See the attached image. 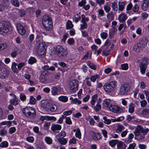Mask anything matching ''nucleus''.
I'll use <instances>...</instances> for the list:
<instances>
[{
    "label": "nucleus",
    "mask_w": 149,
    "mask_h": 149,
    "mask_svg": "<svg viewBox=\"0 0 149 149\" xmlns=\"http://www.w3.org/2000/svg\"><path fill=\"white\" fill-rule=\"evenodd\" d=\"M109 109L111 111L116 113L121 112L122 111V109L116 105H110Z\"/></svg>",
    "instance_id": "obj_12"
},
{
    "label": "nucleus",
    "mask_w": 149,
    "mask_h": 149,
    "mask_svg": "<svg viewBox=\"0 0 149 149\" xmlns=\"http://www.w3.org/2000/svg\"><path fill=\"white\" fill-rule=\"evenodd\" d=\"M107 17L108 21L109 22L113 20L114 18V15L112 11L108 13L107 14Z\"/></svg>",
    "instance_id": "obj_16"
},
{
    "label": "nucleus",
    "mask_w": 149,
    "mask_h": 149,
    "mask_svg": "<svg viewBox=\"0 0 149 149\" xmlns=\"http://www.w3.org/2000/svg\"><path fill=\"white\" fill-rule=\"evenodd\" d=\"M36 99L33 96H31L29 99V103L31 104H34L36 103Z\"/></svg>",
    "instance_id": "obj_50"
},
{
    "label": "nucleus",
    "mask_w": 149,
    "mask_h": 149,
    "mask_svg": "<svg viewBox=\"0 0 149 149\" xmlns=\"http://www.w3.org/2000/svg\"><path fill=\"white\" fill-rule=\"evenodd\" d=\"M81 101L79 100L77 98H75L73 101H71V103L72 104H77L79 105L81 104Z\"/></svg>",
    "instance_id": "obj_43"
},
{
    "label": "nucleus",
    "mask_w": 149,
    "mask_h": 149,
    "mask_svg": "<svg viewBox=\"0 0 149 149\" xmlns=\"http://www.w3.org/2000/svg\"><path fill=\"white\" fill-rule=\"evenodd\" d=\"M110 100L109 99H106L103 102L104 106L109 108L110 105H111L110 104Z\"/></svg>",
    "instance_id": "obj_38"
},
{
    "label": "nucleus",
    "mask_w": 149,
    "mask_h": 149,
    "mask_svg": "<svg viewBox=\"0 0 149 149\" xmlns=\"http://www.w3.org/2000/svg\"><path fill=\"white\" fill-rule=\"evenodd\" d=\"M92 53L90 51H88L86 55L83 57V59L86 60L88 58H90L91 56Z\"/></svg>",
    "instance_id": "obj_45"
},
{
    "label": "nucleus",
    "mask_w": 149,
    "mask_h": 149,
    "mask_svg": "<svg viewBox=\"0 0 149 149\" xmlns=\"http://www.w3.org/2000/svg\"><path fill=\"white\" fill-rule=\"evenodd\" d=\"M92 107L96 112L99 111L101 109L102 106L100 104H97L95 106L93 107L91 106Z\"/></svg>",
    "instance_id": "obj_31"
},
{
    "label": "nucleus",
    "mask_w": 149,
    "mask_h": 149,
    "mask_svg": "<svg viewBox=\"0 0 149 149\" xmlns=\"http://www.w3.org/2000/svg\"><path fill=\"white\" fill-rule=\"evenodd\" d=\"M125 129V127L122 125L118 124L115 129L116 132L120 133Z\"/></svg>",
    "instance_id": "obj_17"
},
{
    "label": "nucleus",
    "mask_w": 149,
    "mask_h": 149,
    "mask_svg": "<svg viewBox=\"0 0 149 149\" xmlns=\"http://www.w3.org/2000/svg\"><path fill=\"white\" fill-rule=\"evenodd\" d=\"M112 8L113 10L114 11H117L118 9V6L116 2H114L112 3Z\"/></svg>",
    "instance_id": "obj_47"
},
{
    "label": "nucleus",
    "mask_w": 149,
    "mask_h": 149,
    "mask_svg": "<svg viewBox=\"0 0 149 149\" xmlns=\"http://www.w3.org/2000/svg\"><path fill=\"white\" fill-rule=\"evenodd\" d=\"M87 65L91 69L93 70H95L96 67L94 64L92 63L90 61H88L87 63Z\"/></svg>",
    "instance_id": "obj_48"
},
{
    "label": "nucleus",
    "mask_w": 149,
    "mask_h": 149,
    "mask_svg": "<svg viewBox=\"0 0 149 149\" xmlns=\"http://www.w3.org/2000/svg\"><path fill=\"white\" fill-rule=\"evenodd\" d=\"M140 103L141 106L142 107H145L147 104V102L145 100L141 101L140 102Z\"/></svg>",
    "instance_id": "obj_63"
},
{
    "label": "nucleus",
    "mask_w": 149,
    "mask_h": 149,
    "mask_svg": "<svg viewBox=\"0 0 149 149\" xmlns=\"http://www.w3.org/2000/svg\"><path fill=\"white\" fill-rule=\"evenodd\" d=\"M61 127V125L58 124L52 125L51 127V130L53 131H56V130H60Z\"/></svg>",
    "instance_id": "obj_20"
},
{
    "label": "nucleus",
    "mask_w": 149,
    "mask_h": 149,
    "mask_svg": "<svg viewBox=\"0 0 149 149\" xmlns=\"http://www.w3.org/2000/svg\"><path fill=\"white\" fill-rule=\"evenodd\" d=\"M17 65V64L15 62H13L12 63L11 68L12 71L14 72L17 73L18 72V69L16 67V66Z\"/></svg>",
    "instance_id": "obj_29"
},
{
    "label": "nucleus",
    "mask_w": 149,
    "mask_h": 149,
    "mask_svg": "<svg viewBox=\"0 0 149 149\" xmlns=\"http://www.w3.org/2000/svg\"><path fill=\"white\" fill-rule=\"evenodd\" d=\"M103 119L104 120V123L107 124H109L111 123V120L109 119H107V117H103Z\"/></svg>",
    "instance_id": "obj_56"
},
{
    "label": "nucleus",
    "mask_w": 149,
    "mask_h": 149,
    "mask_svg": "<svg viewBox=\"0 0 149 149\" xmlns=\"http://www.w3.org/2000/svg\"><path fill=\"white\" fill-rule=\"evenodd\" d=\"M8 45L6 43L0 44V50H1L7 47Z\"/></svg>",
    "instance_id": "obj_57"
},
{
    "label": "nucleus",
    "mask_w": 149,
    "mask_h": 149,
    "mask_svg": "<svg viewBox=\"0 0 149 149\" xmlns=\"http://www.w3.org/2000/svg\"><path fill=\"white\" fill-rule=\"evenodd\" d=\"M42 23L44 28L49 31L52 28V22L51 17L47 15L44 16L42 19Z\"/></svg>",
    "instance_id": "obj_2"
},
{
    "label": "nucleus",
    "mask_w": 149,
    "mask_h": 149,
    "mask_svg": "<svg viewBox=\"0 0 149 149\" xmlns=\"http://www.w3.org/2000/svg\"><path fill=\"white\" fill-rule=\"evenodd\" d=\"M66 136V133L64 131H61L56 135L57 139L58 138H63Z\"/></svg>",
    "instance_id": "obj_37"
},
{
    "label": "nucleus",
    "mask_w": 149,
    "mask_h": 149,
    "mask_svg": "<svg viewBox=\"0 0 149 149\" xmlns=\"http://www.w3.org/2000/svg\"><path fill=\"white\" fill-rule=\"evenodd\" d=\"M18 50L17 48H16L11 53V56L13 58L15 57L18 54Z\"/></svg>",
    "instance_id": "obj_32"
},
{
    "label": "nucleus",
    "mask_w": 149,
    "mask_h": 149,
    "mask_svg": "<svg viewBox=\"0 0 149 149\" xmlns=\"http://www.w3.org/2000/svg\"><path fill=\"white\" fill-rule=\"evenodd\" d=\"M117 81H113L109 82L108 83L105 84L103 86L104 90L108 93H111L113 91L116 86Z\"/></svg>",
    "instance_id": "obj_7"
},
{
    "label": "nucleus",
    "mask_w": 149,
    "mask_h": 149,
    "mask_svg": "<svg viewBox=\"0 0 149 149\" xmlns=\"http://www.w3.org/2000/svg\"><path fill=\"white\" fill-rule=\"evenodd\" d=\"M104 9L106 13H108L111 9L110 5L108 3H107L104 6Z\"/></svg>",
    "instance_id": "obj_28"
},
{
    "label": "nucleus",
    "mask_w": 149,
    "mask_h": 149,
    "mask_svg": "<svg viewBox=\"0 0 149 149\" xmlns=\"http://www.w3.org/2000/svg\"><path fill=\"white\" fill-rule=\"evenodd\" d=\"M51 92L53 95H56L58 94V89L56 87H53L52 88Z\"/></svg>",
    "instance_id": "obj_33"
},
{
    "label": "nucleus",
    "mask_w": 149,
    "mask_h": 149,
    "mask_svg": "<svg viewBox=\"0 0 149 149\" xmlns=\"http://www.w3.org/2000/svg\"><path fill=\"white\" fill-rule=\"evenodd\" d=\"M55 53L61 58L66 56L68 54L67 51L61 45H57L55 48Z\"/></svg>",
    "instance_id": "obj_5"
},
{
    "label": "nucleus",
    "mask_w": 149,
    "mask_h": 149,
    "mask_svg": "<svg viewBox=\"0 0 149 149\" xmlns=\"http://www.w3.org/2000/svg\"><path fill=\"white\" fill-rule=\"evenodd\" d=\"M98 13V17H102L104 15V12L102 9H100L97 10Z\"/></svg>",
    "instance_id": "obj_44"
},
{
    "label": "nucleus",
    "mask_w": 149,
    "mask_h": 149,
    "mask_svg": "<svg viewBox=\"0 0 149 149\" xmlns=\"http://www.w3.org/2000/svg\"><path fill=\"white\" fill-rule=\"evenodd\" d=\"M26 140L29 142L33 143L34 141V138L32 136H30L27 137Z\"/></svg>",
    "instance_id": "obj_55"
},
{
    "label": "nucleus",
    "mask_w": 149,
    "mask_h": 149,
    "mask_svg": "<svg viewBox=\"0 0 149 149\" xmlns=\"http://www.w3.org/2000/svg\"><path fill=\"white\" fill-rule=\"evenodd\" d=\"M9 1L8 0L2 1L0 2V5L1 7H6L9 6Z\"/></svg>",
    "instance_id": "obj_25"
},
{
    "label": "nucleus",
    "mask_w": 149,
    "mask_h": 149,
    "mask_svg": "<svg viewBox=\"0 0 149 149\" xmlns=\"http://www.w3.org/2000/svg\"><path fill=\"white\" fill-rule=\"evenodd\" d=\"M117 149H125L126 145L123 142L120 141L117 143Z\"/></svg>",
    "instance_id": "obj_21"
},
{
    "label": "nucleus",
    "mask_w": 149,
    "mask_h": 149,
    "mask_svg": "<svg viewBox=\"0 0 149 149\" xmlns=\"http://www.w3.org/2000/svg\"><path fill=\"white\" fill-rule=\"evenodd\" d=\"M101 134L100 133H95L93 135L95 140H99L101 138Z\"/></svg>",
    "instance_id": "obj_34"
},
{
    "label": "nucleus",
    "mask_w": 149,
    "mask_h": 149,
    "mask_svg": "<svg viewBox=\"0 0 149 149\" xmlns=\"http://www.w3.org/2000/svg\"><path fill=\"white\" fill-rule=\"evenodd\" d=\"M38 53L40 55H44L46 53V50L42 42H40L37 50Z\"/></svg>",
    "instance_id": "obj_9"
},
{
    "label": "nucleus",
    "mask_w": 149,
    "mask_h": 149,
    "mask_svg": "<svg viewBox=\"0 0 149 149\" xmlns=\"http://www.w3.org/2000/svg\"><path fill=\"white\" fill-rule=\"evenodd\" d=\"M128 111L131 113H133L134 111L135 105L132 103L130 104L128 106Z\"/></svg>",
    "instance_id": "obj_26"
},
{
    "label": "nucleus",
    "mask_w": 149,
    "mask_h": 149,
    "mask_svg": "<svg viewBox=\"0 0 149 149\" xmlns=\"http://www.w3.org/2000/svg\"><path fill=\"white\" fill-rule=\"evenodd\" d=\"M82 24H80V29L83 30L86 29L87 27V24L86 22H81Z\"/></svg>",
    "instance_id": "obj_58"
},
{
    "label": "nucleus",
    "mask_w": 149,
    "mask_h": 149,
    "mask_svg": "<svg viewBox=\"0 0 149 149\" xmlns=\"http://www.w3.org/2000/svg\"><path fill=\"white\" fill-rule=\"evenodd\" d=\"M110 49L109 48V46H108L103 50L102 53V55L105 56H107L110 53Z\"/></svg>",
    "instance_id": "obj_23"
},
{
    "label": "nucleus",
    "mask_w": 149,
    "mask_h": 149,
    "mask_svg": "<svg viewBox=\"0 0 149 149\" xmlns=\"http://www.w3.org/2000/svg\"><path fill=\"white\" fill-rule=\"evenodd\" d=\"M130 88V86L127 82L122 84L120 88L118 94L121 95H126Z\"/></svg>",
    "instance_id": "obj_6"
},
{
    "label": "nucleus",
    "mask_w": 149,
    "mask_h": 149,
    "mask_svg": "<svg viewBox=\"0 0 149 149\" xmlns=\"http://www.w3.org/2000/svg\"><path fill=\"white\" fill-rule=\"evenodd\" d=\"M49 103H48L45 101H42L41 102V106L43 108L48 109Z\"/></svg>",
    "instance_id": "obj_35"
},
{
    "label": "nucleus",
    "mask_w": 149,
    "mask_h": 149,
    "mask_svg": "<svg viewBox=\"0 0 149 149\" xmlns=\"http://www.w3.org/2000/svg\"><path fill=\"white\" fill-rule=\"evenodd\" d=\"M149 131V129H144L141 126L138 125L135 128L134 133L136 136H139L140 139H143L145 138V135L147 134Z\"/></svg>",
    "instance_id": "obj_1"
},
{
    "label": "nucleus",
    "mask_w": 149,
    "mask_h": 149,
    "mask_svg": "<svg viewBox=\"0 0 149 149\" xmlns=\"http://www.w3.org/2000/svg\"><path fill=\"white\" fill-rule=\"evenodd\" d=\"M48 109H50L51 111H55L57 109V106L55 104L49 103Z\"/></svg>",
    "instance_id": "obj_19"
},
{
    "label": "nucleus",
    "mask_w": 149,
    "mask_h": 149,
    "mask_svg": "<svg viewBox=\"0 0 149 149\" xmlns=\"http://www.w3.org/2000/svg\"><path fill=\"white\" fill-rule=\"evenodd\" d=\"M22 111L24 116L31 119H33L36 116L35 110L32 107L25 108L23 109Z\"/></svg>",
    "instance_id": "obj_3"
},
{
    "label": "nucleus",
    "mask_w": 149,
    "mask_h": 149,
    "mask_svg": "<svg viewBox=\"0 0 149 149\" xmlns=\"http://www.w3.org/2000/svg\"><path fill=\"white\" fill-rule=\"evenodd\" d=\"M10 28L9 23L3 21L0 23V34L5 35L10 31Z\"/></svg>",
    "instance_id": "obj_4"
},
{
    "label": "nucleus",
    "mask_w": 149,
    "mask_h": 149,
    "mask_svg": "<svg viewBox=\"0 0 149 149\" xmlns=\"http://www.w3.org/2000/svg\"><path fill=\"white\" fill-rule=\"evenodd\" d=\"M121 69L123 70H127L128 68V65L127 63H125L121 65Z\"/></svg>",
    "instance_id": "obj_61"
},
{
    "label": "nucleus",
    "mask_w": 149,
    "mask_h": 149,
    "mask_svg": "<svg viewBox=\"0 0 149 149\" xmlns=\"http://www.w3.org/2000/svg\"><path fill=\"white\" fill-rule=\"evenodd\" d=\"M11 2L12 5L18 7L19 6V2L18 0H11Z\"/></svg>",
    "instance_id": "obj_49"
},
{
    "label": "nucleus",
    "mask_w": 149,
    "mask_h": 149,
    "mask_svg": "<svg viewBox=\"0 0 149 149\" xmlns=\"http://www.w3.org/2000/svg\"><path fill=\"white\" fill-rule=\"evenodd\" d=\"M74 132H76L75 133V136L76 137L79 139L81 137V133L80 130L79 129H77V130L74 129L73 130Z\"/></svg>",
    "instance_id": "obj_39"
},
{
    "label": "nucleus",
    "mask_w": 149,
    "mask_h": 149,
    "mask_svg": "<svg viewBox=\"0 0 149 149\" xmlns=\"http://www.w3.org/2000/svg\"><path fill=\"white\" fill-rule=\"evenodd\" d=\"M127 16L125 13H122L119 15L118 19L120 22H124L127 19Z\"/></svg>",
    "instance_id": "obj_14"
},
{
    "label": "nucleus",
    "mask_w": 149,
    "mask_h": 149,
    "mask_svg": "<svg viewBox=\"0 0 149 149\" xmlns=\"http://www.w3.org/2000/svg\"><path fill=\"white\" fill-rule=\"evenodd\" d=\"M45 140L46 142L49 144H51L52 143V140L49 137H45Z\"/></svg>",
    "instance_id": "obj_54"
},
{
    "label": "nucleus",
    "mask_w": 149,
    "mask_h": 149,
    "mask_svg": "<svg viewBox=\"0 0 149 149\" xmlns=\"http://www.w3.org/2000/svg\"><path fill=\"white\" fill-rule=\"evenodd\" d=\"M141 113L143 116H147L149 114V107L141 111Z\"/></svg>",
    "instance_id": "obj_40"
},
{
    "label": "nucleus",
    "mask_w": 149,
    "mask_h": 149,
    "mask_svg": "<svg viewBox=\"0 0 149 149\" xmlns=\"http://www.w3.org/2000/svg\"><path fill=\"white\" fill-rule=\"evenodd\" d=\"M8 146V143L6 141H3L0 144V147L1 148L7 147Z\"/></svg>",
    "instance_id": "obj_51"
},
{
    "label": "nucleus",
    "mask_w": 149,
    "mask_h": 149,
    "mask_svg": "<svg viewBox=\"0 0 149 149\" xmlns=\"http://www.w3.org/2000/svg\"><path fill=\"white\" fill-rule=\"evenodd\" d=\"M95 2L100 6L103 5L105 3V0H95Z\"/></svg>",
    "instance_id": "obj_59"
},
{
    "label": "nucleus",
    "mask_w": 149,
    "mask_h": 149,
    "mask_svg": "<svg viewBox=\"0 0 149 149\" xmlns=\"http://www.w3.org/2000/svg\"><path fill=\"white\" fill-rule=\"evenodd\" d=\"M12 123V122L11 121H6L2 122L1 123H0V125H9V127L11 125Z\"/></svg>",
    "instance_id": "obj_53"
},
{
    "label": "nucleus",
    "mask_w": 149,
    "mask_h": 149,
    "mask_svg": "<svg viewBox=\"0 0 149 149\" xmlns=\"http://www.w3.org/2000/svg\"><path fill=\"white\" fill-rule=\"evenodd\" d=\"M58 100L63 102H66L68 100V98L67 96H61L58 97Z\"/></svg>",
    "instance_id": "obj_30"
},
{
    "label": "nucleus",
    "mask_w": 149,
    "mask_h": 149,
    "mask_svg": "<svg viewBox=\"0 0 149 149\" xmlns=\"http://www.w3.org/2000/svg\"><path fill=\"white\" fill-rule=\"evenodd\" d=\"M20 99L23 101H25L26 99V97L24 93H21L20 95Z\"/></svg>",
    "instance_id": "obj_60"
},
{
    "label": "nucleus",
    "mask_w": 149,
    "mask_h": 149,
    "mask_svg": "<svg viewBox=\"0 0 149 149\" xmlns=\"http://www.w3.org/2000/svg\"><path fill=\"white\" fill-rule=\"evenodd\" d=\"M99 75L95 74L94 75L91 76L90 78V79L91 81L93 82H95L96 79L99 78Z\"/></svg>",
    "instance_id": "obj_42"
},
{
    "label": "nucleus",
    "mask_w": 149,
    "mask_h": 149,
    "mask_svg": "<svg viewBox=\"0 0 149 149\" xmlns=\"http://www.w3.org/2000/svg\"><path fill=\"white\" fill-rule=\"evenodd\" d=\"M147 43L145 42L143 39H141L140 40L139 42L137 44V47L139 48H144L146 45Z\"/></svg>",
    "instance_id": "obj_18"
},
{
    "label": "nucleus",
    "mask_w": 149,
    "mask_h": 149,
    "mask_svg": "<svg viewBox=\"0 0 149 149\" xmlns=\"http://www.w3.org/2000/svg\"><path fill=\"white\" fill-rule=\"evenodd\" d=\"M118 143V141L116 140H112L109 142V145L112 147L114 146Z\"/></svg>",
    "instance_id": "obj_46"
},
{
    "label": "nucleus",
    "mask_w": 149,
    "mask_h": 149,
    "mask_svg": "<svg viewBox=\"0 0 149 149\" xmlns=\"http://www.w3.org/2000/svg\"><path fill=\"white\" fill-rule=\"evenodd\" d=\"M78 81L75 80H73L70 83V89L71 93L76 92L78 89Z\"/></svg>",
    "instance_id": "obj_8"
},
{
    "label": "nucleus",
    "mask_w": 149,
    "mask_h": 149,
    "mask_svg": "<svg viewBox=\"0 0 149 149\" xmlns=\"http://www.w3.org/2000/svg\"><path fill=\"white\" fill-rule=\"evenodd\" d=\"M132 5L131 3H129L127 5L126 8L127 11L126 13H128V11L130 10L132 8Z\"/></svg>",
    "instance_id": "obj_62"
},
{
    "label": "nucleus",
    "mask_w": 149,
    "mask_h": 149,
    "mask_svg": "<svg viewBox=\"0 0 149 149\" xmlns=\"http://www.w3.org/2000/svg\"><path fill=\"white\" fill-rule=\"evenodd\" d=\"M16 131V129L15 127H10L9 130V133L10 134L14 133Z\"/></svg>",
    "instance_id": "obj_64"
},
{
    "label": "nucleus",
    "mask_w": 149,
    "mask_h": 149,
    "mask_svg": "<svg viewBox=\"0 0 149 149\" xmlns=\"http://www.w3.org/2000/svg\"><path fill=\"white\" fill-rule=\"evenodd\" d=\"M125 1L120 2L119 1L118 4V10L120 11H122L124 9V7L125 5Z\"/></svg>",
    "instance_id": "obj_27"
},
{
    "label": "nucleus",
    "mask_w": 149,
    "mask_h": 149,
    "mask_svg": "<svg viewBox=\"0 0 149 149\" xmlns=\"http://www.w3.org/2000/svg\"><path fill=\"white\" fill-rule=\"evenodd\" d=\"M9 72L5 68H2L0 70V78L5 79L8 76Z\"/></svg>",
    "instance_id": "obj_10"
},
{
    "label": "nucleus",
    "mask_w": 149,
    "mask_h": 149,
    "mask_svg": "<svg viewBox=\"0 0 149 149\" xmlns=\"http://www.w3.org/2000/svg\"><path fill=\"white\" fill-rule=\"evenodd\" d=\"M36 58L34 57H31L29 59L28 62L29 64H33L36 63Z\"/></svg>",
    "instance_id": "obj_52"
},
{
    "label": "nucleus",
    "mask_w": 149,
    "mask_h": 149,
    "mask_svg": "<svg viewBox=\"0 0 149 149\" xmlns=\"http://www.w3.org/2000/svg\"><path fill=\"white\" fill-rule=\"evenodd\" d=\"M13 99L10 100V102L11 104L14 105H16L18 104V100L17 98L16 97V96L15 95H13Z\"/></svg>",
    "instance_id": "obj_22"
},
{
    "label": "nucleus",
    "mask_w": 149,
    "mask_h": 149,
    "mask_svg": "<svg viewBox=\"0 0 149 149\" xmlns=\"http://www.w3.org/2000/svg\"><path fill=\"white\" fill-rule=\"evenodd\" d=\"M42 69L44 70H50L51 71H54L55 70V68L53 66L49 67L48 65H45L42 67Z\"/></svg>",
    "instance_id": "obj_24"
},
{
    "label": "nucleus",
    "mask_w": 149,
    "mask_h": 149,
    "mask_svg": "<svg viewBox=\"0 0 149 149\" xmlns=\"http://www.w3.org/2000/svg\"><path fill=\"white\" fill-rule=\"evenodd\" d=\"M16 26L18 32L19 34L22 35L25 34L26 30L22 25L20 24H17Z\"/></svg>",
    "instance_id": "obj_11"
},
{
    "label": "nucleus",
    "mask_w": 149,
    "mask_h": 149,
    "mask_svg": "<svg viewBox=\"0 0 149 149\" xmlns=\"http://www.w3.org/2000/svg\"><path fill=\"white\" fill-rule=\"evenodd\" d=\"M139 66L140 68V72L142 74H145L147 67V64L143 61L139 63Z\"/></svg>",
    "instance_id": "obj_13"
},
{
    "label": "nucleus",
    "mask_w": 149,
    "mask_h": 149,
    "mask_svg": "<svg viewBox=\"0 0 149 149\" xmlns=\"http://www.w3.org/2000/svg\"><path fill=\"white\" fill-rule=\"evenodd\" d=\"M141 6L142 8L144 11L147 10L149 6V0H144Z\"/></svg>",
    "instance_id": "obj_15"
},
{
    "label": "nucleus",
    "mask_w": 149,
    "mask_h": 149,
    "mask_svg": "<svg viewBox=\"0 0 149 149\" xmlns=\"http://www.w3.org/2000/svg\"><path fill=\"white\" fill-rule=\"evenodd\" d=\"M73 26V25L72 22L70 20H68L66 23V29H70Z\"/></svg>",
    "instance_id": "obj_41"
},
{
    "label": "nucleus",
    "mask_w": 149,
    "mask_h": 149,
    "mask_svg": "<svg viewBox=\"0 0 149 149\" xmlns=\"http://www.w3.org/2000/svg\"><path fill=\"white\" fill-rule=\"evenodd\" d=\"M57 139L60 143L62 145H65L67 142V141L65 138H58Z\"/></svg>",
    "instance_id": "obj_36"
}]
</instances>
